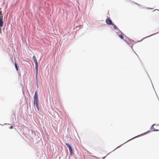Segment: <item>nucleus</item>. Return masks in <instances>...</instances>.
Returning a JSON list of instances; mask_svg holds the SVG:
<instances>
[{"label": "nucleus", "instance_id": "nucleus-23", "mask_svg": "<svg viewBox=\"0 0 159 159\" xmlns=\"http://www.w3.org/2000/svg\"><path fill=\"white\" fill-rule=\"evenodd\" d=\"M135 4H136L138 5L139 6H140V5H139V4H138V3H136V2H135Z\"/></svg>", "mask_w": 159, "mask_h": 159}, {"label": "nucleus", "instance_id": "nucleus-9", "mask_svg": "<svg viewBox=\"0 0 159 159\" xmlns=\"http://www.w3.org/2000/svg\"><path fill=\"white\" fill-rule=\"evenodd\" d=\"M34 62L35 64V70H38V63L36 60H34Z\"/></svg>", "mask_w": 159, "mask_h": 159}, {"label": "nucleus", "instance_id": "nucleus-20", "mask_svg": "<svg viewBox=\"0 0 159 159\" xmlns=\"http://www.w3.org/2000/svg\"><path fill=\"white\" fill-rule=\"evenodd\" d=\"M33 58L34 60H36V57L35 56H33Z\"/></svg>", "mask_w": 159, "mask_h": 159}, {"label": "nucleus", "instance_id": "nucleus-13", "mask_svg": "<svg viewBox=\"0 0 159 159\" xmlns=\"http://www.w3.org/2000/svg\"><path fill=\"white\" fill-rule=\"evenodd\" d=\"M35 70V79L36 80H38V70Z\"/></svg>", "mask_w": 159, "mask_h": 159}, {"label": "nucleus", "instance_id": "nucleus-11", "mask_svg": "<svg viewBox=\"0 0 159 159\" xmlns=\"http://www.w3.org/2000/svg\"><path fill=\"white\" fill-rule=\"evenodd\" d=\"M159 33V32H157V33H155V34H151V35H149V36H147V37H145V38H144L143 39H142L141 40H140V41H138L137 42H141V41H142L143 40V39H146V38H148V37H151V36H153V35H155V34H158V33Z\"/></svg>", "mask_w": 159, "mask_h": 159}, {"label": "nucleus", "instance_id": "nucleus-5", "mask_svg": "<svg viewBox=\"0 0 159 159\" xmlns=\"http://www.w3.org/2000/svg\"><path fill=\"white\" fill-rule=\"evenodd\" d=\"M14 65H15V67L16 70L18 71V74L20 75V69L19 68V67L18 66L16 62H15Z\"/></svg>", "mask_w": 159, "mask_h": 159}, {"label": "nucleus", "instance_id": "nucleus-12", "mask_svg": "<svg viewBox=\"0 0 159 159\" xmlns=\"http://www.w3.org/2000/svg\"><path fill=\"white\" fill-rule=\"evenodd\" d=\"M3 22L2 18H0V27H2L3 26Z\"/></svg>", "mask_w": 159, "mask_h": 159}, {"label": "nucleus", "instance_id": "nucleus-25", "mask_svg": "<svg viewBox=\"0 0 159 159\" xmlns=\"http://www.w3.org/2000/svg\"><path fill=\"white\" fill-rule=\"evenodd\" d=\"M147 9H152V8H149V7H148V8H147Z\"/></svg>", "mask_w": 159, "mask_h": 159}, {"label": "nucleus", "instance_id": "nucleus-1", "mask_svg": "<svg viewBox=\"0 0 159 159\" xmlns=\"http://www.w3.org/2000/svg\"><path fill=\"white\" fill-rule=\"evenodd\" d=\"M39 101L38 92L37 91H36L35 92L34 94V104L35 106H36L37 109V111L39 112Z\"/></svg>", "mask_w": 159, "mask_h": 159}, {"label": "nucleus", "instance_id": "nucleus-3", "mask_svg": "<svg viewBox=\"0 0 159 159\" xmlns=\"http://www.w3.org/2000/svg\"><path fill=\"white\" fill-rule=\"evenodd\" d=\"M124 40L129 45H130L131 44H134L136 43V42H135L134 43V41L131 39V40H127L126 39H124Z\"/></svg>", "mask_w": 159, "mask_h": 159}, {"label": "nucleus", "instance_id": "nucleus-21", "mask_svg": "<svg viewBox=\"0 0 159 159\" xmlns=\"http://www.w3.org/2000/svg\"><path fill=\"white\" fill-rule=\"evenodd\" d=\"M145 70V72H146V73H147V75H148V77H149V79L151 80L150 78V77H149V75H148V73L147 72V71H146V70Z\"/></svg>", "mask_w": 159, "mask_h": 159}, {"label": "nucleus", "instance_id": "nucleus-7", "mask_svg": "<svg viewBox=\"0 0 159 159\" xmlns=\"http://www.w3.org/2000/svg\"><path fill=\"white\" fill-rule=\"evenodd\" d=\"M112 25L113 26V28L114 29L117 30L118 32H116V33H118L120 31V30L117 27L114 23H113Z\"/></svg>", "mask_w": 159, "mask_h": 159}, {"label": "nucleus", "instance_id": "nucleus-17", "mask_svg": "<svg viewBox=\"0 0 159 159\" xmlns=\"http://www.w3.org/2000/svg\"><path fill=\"white\" fill-rule=\"evenodd\" d=\"M124 36L125 37V39H127V40H131V39L129 38L128 37L126 36L125 35H124Z\"/></svg>", "mask_w": 159, "mask_h": 159}, {"label": "nucleus", "instance_id": "nucleus-15", "mask_svg": "<svg viewBox=\"0 0 159 159\" xmlns=\"http://www.w3.org/2000/svg\"><path fill=\"white\" fill-rule=\"evenodd\" d=\"M66 145V146L69 149L71 147V146L68 143H65Z\"/></svg>", "mask_w": 159, "mask_h": 159}, {"label": "nucleus", "instance_id": "nucleus-24", "mask_svg": "<svg viewBox=\"0 0 159 159\" xmlns=\"http://www.w3.org/2000/svg\"><path fill=\"white\" fill-rule=\"evenodd\" d=\"M156 125L158 126L159 125V123L158 124H156Z\"/></svg>", "mask_w": 159, "mask_h": 159}, {"label": "nucleus", "instance_id": "nucleus-16", "mask_svg": "<svg viewBox=\"0 0 159 159\" xmlns=\"http://www.w3.org/2000/svg\"><path fill=\"white\" fill-rule=\"evenodd\" d=\"M12 115H13L14 116L15 119H16V115H15V114L13 110L12 111Z\"/></svg>", "mask_w": 159, "mask_h": 159}, {"label": "nucleus", "instance_id": "nucleus-19", "mask_svg": "<svg viewBox=\"0 0 159 159\" xmlns=\"http://www.w3.org/2000/svg\"><path fill=\"white\" fill-rule=\"evenodd\" d=\"M36 84L37 86V87L38 88V80H36Z\"/></svg>", "mask_w": 159, "mask_h": 159}, {"label": "nucleus", "instance_id": "nucleus-27", "mask_svg": "<svg viewBox=\"0 0 159 159\" xmlns=\"http://www.w3.org/2000/svg\"><path fill=\"white\" fill-rule=\"evenodd\" d=\"M79 27V26H76V28H77Z\"/></svg>", "mask_w": 159, "mask_h": 159}, {"label": "nucleus", "instance_id": "nucleus-22", "mask_svg": "<svg viewBox=\"0 0 159 159\" xmlns=\"http://www.w3.org/2000/svg\"><path fill=\"white\" fill-rule=\"evenodd\" d=\"M106 157V156L102 157V159H104Z\"/></svg>", "mask_w": 159, "mask_h": 159}, {"label": "nucleus", "instance_id": "nucleus-14", "mask_svg": "<svg viewBox=\"0 0 159 159\" xmlns=\"http://www.w3.org/2000/svg\"><path fill=\"white\" fill-rule=\"evenodd\" d=\"M134 44H131L129 46H130V47L131 48H132V50H133V51L136 54V55H137V57H138V55L136 54V53H135V52L134 51V49H133V45Z\"/></svg>", "mask_w": 159, "mask_h": 159}, {"label": "nucleus", "instance_id": "nucleus-10", "mask_svg": "<svg viewBox=\"0 0 159 159\" xmlns=\"http://www.w3.org/2000/svg\"><path fill=\"white\" fill-rule=\"evenodd\" d=\"M156 125V124H153L151 126V127L150 128V129H153V130L152 131H159V129H155L154 128V127H153L154 125Z\"/></svg>", "mask_w": 159, "mask_h": 159}, {"label": "nucleus", "instance_id": "nucleus-6", "mask_svg": "<svg viewBox=\"0 0 159 159\" xmlns=\"http://www.w3.org/2000/svg\"><path fill=\"white\" fill-rule=\"evenodd\" d=\"M69 149L70 151V155L72 156L74 153V150L72 147Z\"/></svg>", "mask_w": 159, "mask_h": 159}, {"label": "nucleus", "instance_id": "nucleus-28", "mask_svg": "<svg viewBox=\"0 0 159 159\" xmlns=\"http://www.w3.org/2000/svg\"><path fill=\"white\" fill-rule=\"evenodd\" d=\"M151 83H152L151 81ZM152 85H153V84H152ZM152 86H153V85H152ZM153 88H154V87H153Z\"/></svg>", "mask_w": 159, "mask_h": 159}, {"label": "nucleus", "instance_id": "nucleus-18", "mask_svg": "<svg viewBox=\"0 0 159 159\" xmlns=\"http://www.w3.org/2000/svg\"><path fill=\"white\" fill-rule=\"evenodd\" d=\"M139 61H140L143 66V67L144 68V65H143V63L142 62V61L140 59H139Z\"/></svg>", "mask_w": 159, "mask_h": 159}, {"label": "nucleus", "instance_id": "nucleus-8", "mask_svg": "<svg viewBox=\"0 0 159 159\" xmlns=\"http://www.w3.org/2000/svg\"><path fill=\"white\" fill-rule=\"evenodd\" d=\"M120 32L121 33V34H119L118 35V36H119V37L122 39V40H123L124 39H124V35L125 34H124L121 31H120Z\"/></svg>", "mask_w": 159, "mask_h": 159}, {"label": "nucleus", "instance_id": "nucleus-2", "mask_svg": "<svg viewBox=\"0 0 159 159\" xmlns=\"http://www.w3.org/2000/svg\"><path fill=\"white\" fill-rule=\"evenodd\" d=\"M151 131H150V130H148V131L145 132V133H143V134H139V135H138L137 136H136L134 137V138L129 139V140H128L126 142H125V143H124L123 144H121V145H120V146H118V147H116L114 150L113 151H114V150H115L117 148H119L121 146H122L123 144H124L132 140V139H133L136 138H137V137H140L141 136H142V135H144V134H146L149 133Z\"/></svg>", "mask_w": 159, "mask_h": 159}, {"label": "nucleus", "instance_id": "nucleus-26", "mask_svg": "<svg viewBox=\"0 0 159 159\" xmlns=\"http://www.w3.org/2000/svg\"><path fill=\"white\" fill-rule=\"evenodd\" d=\"M155 10H158V11H159V10H158V9H155V10L154 11H155Z\"/></svg>", "mask_w": 159, "mask_h": 159}, {"label": "nucleus", "instance_id": "nucleus-4", "mask_svg": "<svg viewBox=\"0 0 159 159\" xmlns=\"http://www.w3.org/2000/svg\"><path fill=\"white\" fill-rule=\"evenodd\" d=\"M105 21L106 24L109 25H112L114 23L110 18H107Z\"/></svg>", "mask_w": 159, "mask_h": 159}]
</instances>
